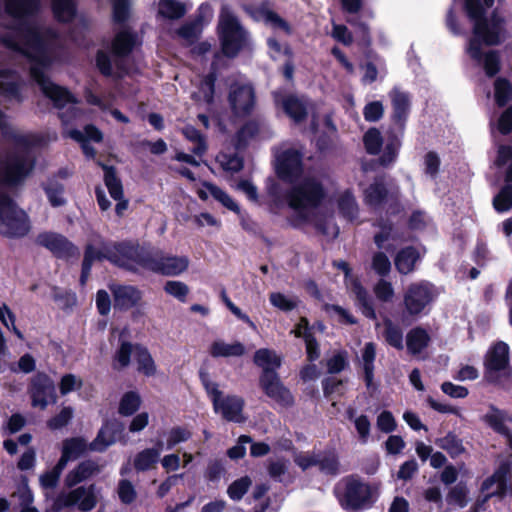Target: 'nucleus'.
<instances>
[{
  "label": "nucleus",
  "instance_id": "obj_18",
  "mask_svg": "<svg viewBox=\"0 0 512 512\" xmlns=\"http://www.w3.org/2000/svg\"><path fill=\"white\" fill-rule=\"evenodd\" d=\"M260 386L265 394L282 406H290L293 397L290 391L283 386L276 372L262 373L259 379Z\"/></svg>",
  "mask_w": 512,
  "mask_h": 512
},
{
  "label": "nucleus",
  "instance_id": "obj_29",
  "mask_svg": "<svg viewBox=\"0 0 512 512\" xmlns=\"http://www.w3.org/2000/svg\"><path fill=\"white\" fill-rule=\"evenodd\" d=\"M364 203L374 209L380 208L389 198V193L381 178L375 179L363 191Z\"/></svg>",
  "mask_w": 512,
  "mask_h": 512
},
{
  "label": "nucleus",
  "instance_id": "obj_26",
  "mask_svg": "<svg viewBox=\"0 0 512 512\" xmlns=\"http://www.w3.org/2000/svg\"><path fill=\"white\" fill-rule=\"evenodd\" d=\"M80 450H63V454L55 467L40 476V484L44 489H54L58 482L63 469L70 460L78 458Z\"/></svg>",
  "mask_w": 512,
  "mask_h": 512
},
{
  "label": "nucleus",
  "instance_id": "obj_40",
  "mask_svg": "<svg viewBox=\"0 0 512 512\" xmlns=\"http://www.w3.org/2000/svg\"><path fill=\"white\" fill-rule=\"evenodd\" d=\"M104 170V182L110 196L114 200H120L123 197V186L121 180L117 177L116 171L111 166L102 165Z\"/></svg>",
  "mask_w": 512,
  "mask_h": 512
},
{
  "label": "nucleus",
  "instance_id": "obj_47",
  "mask_svg": "<svg viewBox=\"0 0 512 512\" xmlns=\"http://www.w3.org/2000/svg\"><path fill=\"white\" fill-rule=\"evenodd\" d=\"M158 459V450H142L134 459V467L137 471H146L153 468Z\"/></svg>",
  "mask_w": 512,
  "mask_h": 512
},
{
  "label": "nucleus",
  "instance_id": "obj_61",
  "mask_svg": "<svg viewBox=\"0 0 512 512\" xmlns=\"http://www.w3.org/2000/svg\"><path fill=\"white\" fill-rule=\"evenodd\" d=\"M251 483L252 481L248 476L235 480L227 489L229 497L236 501L242 499L251 486Z\"/></svg>",
  "mask_w": 512,
  "mask_h": 512
},
{
  "label": "nucleus",
  "instance_id": "obj_50",
  "mask_svg": "<svg viewBox=\"0 0 512 512\" xmlns=\"http://www.w3.org/2000/svg\"><path fill=\"white\" fill-rule=\"evenodd\" d=\"M140 404L141 399L136 392H127L123 395L120 401L119 413L124 416H130L139 409Z\"/></svg>",
  "mask_w": 512,
  "mask_h": 512
},
{
  "label": "nucleus",
  "instance_id": "obj_63",
  "mask_svg": "<svg viewBox=\"0 0 512 512\" xmlns=\"http://www.w3.org/2000/svg\"><path fill=\"white\" fill-rule=\"evenodd\" d=\"M376 298L381 302H391L395 291L391 282L380 279L373 288Z\"/></svg>",
  "mask_w": 512,
  "mask_h": 512
},
{
  "label": "nucleus",
  "instance_id": "obj_4",
  "mask_svg": "<svg viewBox=\"0 0 512 512\" xmlns=\"http://www.w3.org/2000/svg\"><path fill=\"white\" fill-rule=\"evenodd\" d=\"M326 196L318 176L307 175L296 183L287 194L289 206L305 221L312 222L323 234L336 237L338 228L334 224L323 225L316 219V210Z\"/></svg>",
  "mask_w": 512,
  "mask_h": 512
},
{
  "label": "nucleus",
  "instance_id": "obj_33",
  "mask_svg": "<svg viewBox=\"0 0 512 512\" xmlns=\"http://www.w3.org/2000/svg\"><path fill=\"white\" fill-rule=\"evenodd\" d=\"M246 352L245 346L240 342L225 343L222 340L214 341L210 347L212 357H239Z\"/></svg>",
  "mask_w": 512,
  "mask_h": 512
},
{
  "label": "nucleus",
  "instance_id": "obj_41",
  "mask_svg": "<svg viewBox=\"0 0 512 512\" xmlns=\"http://www.w3.org/2000/svg\"><path fill=\"white\" fill-rule=\"evenodd\" d=\"M283 108L287 115L295 122H300L307 116V107L305 103L297 97H287L283 101Z\"/></svg>",
  "mask_w": 512,
  "mask_h": 512
},
{
  "label": "nucleus",
  "instance_id": "obj_6",
  "mask_svg": "<svg viewBox=\"0 0 512 512\" xmlns=\"http://www.w3.org/2000/svg\"><path fill=\"white\" fill-rule=\"evenodd\" d=\"M135 270L138 266L165 276H177L189 265L186 256L165 254L158 249H144L131 245V253L127 255Z\"/></svg>",
  "mask_w": 512,
  "mask_h": 512
},
{
  "label": "nucleus",
  "instance_id": "obj_13",
  "mask_svg": "<svg viewBox=\"0 0 512 512\" xmlns=\"http://www.w3.org/2000/svg\"><path fill=\"white\" fill-rule=\"evenodd\" d=\"M303 154L295 148H287L276 156V172L282 180L293 183L302 173Z\"/></svg>",
  "mask_w": 512,
  "mask_h": 512
},
{
  "label": "nucleus",
  "instance_id": "obj_52",
  "mask_svg": "<svg viewBox=\"0 0 512 512\" xmlns=\"http://www.w3.org/2000/svg\"><path fill=\"white\" fill-rule=\"evenodd\" d=\"M468 489L465 484L458 483L454 487L450 489L446 496V501L448 504L457 505L461 508L465 507L468 504Z\"/></svg>",
  "mask_w": 512,
  "mask_h": 512
},
{
  "label": "nucleus",
  "instance_id": "obj_64",
  "mask_svg": "<svg viewBox=\"0 0 512 512\" xmlns=\"http://www.w3.org/2000/svg\"><path fill=\"white\" fill-rule=\"evenodd\" d=\"M117 493L120 501L125 505L133 503L137 497V492L133 484L126 479H122L119 481Z\"/></svg>",
  "mask_w": 512,
  "mask_h": 512
},
{
  "label": "nucleus",
  "instance_id": "obj_3",
  "mask_svg": "<svg viewBox=\"0 0 512 512\" xmlns=\"http://www.w3.org/2000/svg\"><path fill=\"white\" fill-rule=\"evenodd\" d=\"M494 4V0H465L468 18L473 22V36L469 39L466 51L468 55L483 65L487 76L496 75L500 69V59L496 51L482 52V46L500 44L506 38L505 20L497 12L487 19L485 14Z\"/></svg>",
  "mask_w": 512,
  "mask_h": 512
},
{
  "label": "nucleus",
  "instance_id": "obj_17",
  "mask_svg": "<svg viewBox=\"0 0 512 512\" xmlns=\"http://www.w3.org/2000/svg\"><path fill=\"white\" fill-rule=\"evenodd\" d=\"M229 102L235 115L245 116L251 113L255 105V92L250 84L231 87Z\"/></svg>",
  "mask_w": 512,
  "mask_h": 512
},
{
  "label": "nucleus",
  "instance_id": "obj_44",
  "mask_svg": "<svg viewBox=\"0 0 512 512\" xmlns=\"http://www.w3.org/2000/svg\"><path fill=\"white\" fill-rule=\"evenodd\" d=\"M493 207L497 212H507L512 208V184L505 185L493 198Z\"/></svg>",
  "mask_w": 512,
  "mask_h": 512
},
{
  "label": "nucleus",
  "instance_id": "obj_5",
  "mask_svg": "<svg viewBox=\"0 0 512 512\" xmlns=\"http://www.w3.org/2000/svg\"><path fill=\"white\" fill-rule=\"evenodd\" d=\"M136 33L128 28L119 31L112 41V59L104 51H98L96 64L100 72L105 76L116 75L122 77L132 72L130 53L137 45Z\"/></svg>",
  "mask_w": 512,
  "mask_h": 512
},
{
  "label": "nucleus",
  "instance_id": "obj_59",
  "mask_svg": "<svg viewBox=\"0 0 512 512\" xmlns=\"http://www.w3.org/2000/svg\"><path fill=\"white\" fill-rule=\"evenodd\" d=\"M259 132V125L256 122L250 121L246 123L236 134V148L242 149L246 146L249 139L254 137Z\"/></svg>",
  "mask_w": 512,
  "mask_h": 512
},
{
  "label": "nucleus",
  "instance_id": "obj_37",
  "mask_svg": "<svg viewBox=\"0 0 512 512\" xmlns=\"http://www.w3.org/2000/svg\"><path fill=\"white\" fill-rule=\"evenodd\" d=\"M121 425L117 421L107 422L98 433L96 442L103 446H111L121 437Z\"/></svg>",
  "mask_w": 512,
  "mask_h": 512
},
{
  "label": "nucleus",
  "instance_id": "obj_60",
  "mask_svg": "<svg viewBox=\"0 0 512 512\" xmlns=\"http://www.w3.org/2000/svg\"><path fill=\"white\" fill-rule=\"evenodd\" d=\"M511 161L505 173V182L512 184V147L501 145L498 148V155L495 161L497 166H504Z\"/></svg>",
  "mask_w": 512,
  "mask_h": 512
},
{
  "label": "nucleus",
  "instance_id": "obj_1",
  "mask_svg": "<svg viewBox=\"0 0 512 512\" xmlns=\"http://www.w3.org/2000/svg\"><path fill=\"white\" fill-rule=\"evenodd\" d=\"M5 8L12 16L14 26L1 35L2 43L10 50L14 61L29 64L30 75L43 94L60 109L63 124L77 119L80 111L75 106L73 95L65 88L53 83L46 72L58 61L63 50V41L54 30L45 28L31 19L39 9V0H4Z\"/></svg>",
  "mask_w": 512,
  "mask_h": 512
},
{
  "label": "nucleus",
  "instance_id": "obj_36",
  "mask_svg": "<svg viewBox=\"0 0 512 512\" xmlns=\"http://www.w3.org/2000/svg\"><path fill=\"white\" fill-rule=\"evenodd\" d=\"M376 357V346L372 342L365 344L361 355V362L364 370V380L367 387H370L374 377V361Z\"/></svg>",
  "mask_w": 512,
  "mask_h": 512
},
{
  "label": "nucleus",
  "instance_id": "obj_10",
  "mask_svg": "<svg viewBox=\"0 0 512 512\" xmlns=\"http://www.w3.org/2000/svg\"><path fill=\"white\" fill-rule=\"evenodd\" d=\"M345 490L340 499L342 506L351 511L368 508L374 502V490L358 476H348L342 480Z\"/></svg>",
  "mask_w": 512,
  "mask_h": 512
},
{
  "label": "nucleus",
  "instance_id": "obj_42",
  "mask_svg": "<svg viewBox=\"0 0 512 512\" xmlns=\"http://www.w3.org/2000/svg\"><path fill=\"white\" fill-rule=\"evenodd\" d=\"M52 9L55 17L62 22L71 21L76 13L73 0H52Z\"/></svg>",
  "mask_w": 512,
  "mask_h": 512
},
{
  "label": "nucleus",
  "instance_id": "obj_35",
  "mask_svg": "<svg viewBox=\"0 0 512 512\" xmlns=\"http://www.w3.org/2000/svg\"><path fill=\"white\" fill-rule=\"evenodd\" d=\"M384 330H383V337L385 339V342L397 349V350H403L404 349V336L403 331L400 328L399 325L392 322L390 319L384 320Z\"/></svg>",
  "mask_w": 512,
  "mask_h": 512
},
{
  "label": "nucleus",
  "instance_id": "obj_8",
  "mask_svg": "<svg viewBox=\"0 0 512 512\" xmlns=\"http://www.w3.org/2000/svg\"><path fill=\"white\" fill-rule=\"evenodd\" d=\"M201 383L212 401L215 413L225 420L236 423L245 421L243 416L244 400L236 395L224 396L216 382L210 380L208 373L200 372Z\"/></svg>",
  "mask_w": 512,
  "mask_h": 512
},
{
  "label": "nucleus",
  "instance_id": "obj_25",
  "mask_svg": "<svg viewBox=\"0 0 512 512\" xmlns=\"http://www.w3.org/2000/svg\"><path fill=\"white\" fill-rule=\"evenodd\" d=\"M295 461L303 470L312 466H319L321 471L328 474H336L339 471V462L333 454H329L328 456L298 455Z\"/></svg>",
  "mask_w": 512,
  "mask_h": 512
},
{
  "label": "nucleus",
  "instance_id": "obj_39",
  "mask_svg": "<svg viewBox=\"0 0 512 512\" xmlns=\"http://www.w3.org/2000/svg\"><path fill=\"white\" fill-rule=\"evenodd\" d=\"M340 213L348 220L354 221L358 217L359 207L356 198L350 191H345L338 199Z\"/></svg>",
  "mask_w": 512,
  "mask_h": 512
},
{
  "label": "nucleus",
  "instance_id": "obj_2",
  "mask_svg": "<svg viewBox=\"0 0 512 512\" xmlns=\"http://www.w3.org/2000/svg\"><path fill=\"white\" fill-rule=\"evenodd\" d=\"M0 129L15 146V151L8 153L1 163L0 184L17 185L30 175L35 166V156L30 149L31 139L28 135L10 130L1 110ZM30 229L27 213L8 195L0 193V234L7 238H22Z\"/></svg>",
  "mask_w": 512,
  "mask_h": 512
},
{
  "label": "nucleus",
  "instance_id": "obj_38",
  "mask_svg": "<svg viewBox=\"0 0 512 512\" xmlns=\"http://www.w3.org/2000/svg\"><path fill=\"white\" fill-rule=\"evenodd\" d=\"M187 11L184 3L178 0H160L158 13L164 18L176 20L182 18Z\"/></svg>",
  "mask_w": 512,
  "mask_h": 512
},
{
  "label": "nucleus",
  "instance_id": "obj_28",
  "mask_svg": "<svg viewBox=\"0 0 512 512\" xmlns=\"http://www.w3.org/2000/svg\"><path fill=\"white\" fill-rule=\"evenodd\" d=\"M393 107L394 120L403 125L410 111V96L407 92L395 87L389 93Z\"/></svg>",
  "mask_w": 512,
  "mask_h": 512
},
{
  "label": "nucleus",
  "instance_id": "obj_45",
  "mask_svg": "<svg viewBox=\"0 0 512 512\" xmlns=\"http://www.w3.org/2000/svg\"><path fill=\"white\" fill-rule=\"evenodd\" d=\"M45 193L50 204L54 207L63 206L66 203L64 198V186L56 180H49L44 186Z\"/></svg>",
  "mask_w": 512,
  "mask_h": 512
},
{
  "label": "nucleus",
  "instance_id": "obj_16",
  "mask_svg": "<svg viewBox=\"0 0 512 512\" xmlns=\"http://www.w3.org/2000/svg\"><path fill=\"white\" fill-rule=\"evenodd\" d=\"M511 469L512 457L510 456L501 461L495 472L482 482L481 492H498L499 494L494 495V497L499 499L504 498L511 488L508 484Z\"/></svg>",
  "mask_w": 512,
  "mask_h": 512
},
{
  "label": "nucleus",
  "instance_id": "obj_53",
  "mask_svg": "<svg viewBox=\"0 0 512 512\" xmlns=\"http://www.w3.org/2000/svg\"><path fill=\"white\" fill-rule=\"evenodd\" d=\"M494 86L497 104L499 106L506 105L512 99V84L504 78H498Z\"/></svg>",
  "mask_w": 512,
  "mask_h": 512
},
{
  "label": "nucleus",
  "instance_id": "obj_30",
  "mask_svg": "<svg viewBox=\"0 0 512 512\" xmlns=\"http://www.w3.org/2000/svg\"><path fill=\"white\" fill-rule=\"evenodd\" d=\"M428 331L420 326L412 328L406 335V347L409 354L415 356L423 352L430 343Z\"/></svg>",
  "mask_w": 512,
  "mask_h": 512
},
{
  "label": "nucleus",
  "instance_id": "obj_27",
  "mask_svg": "<svg viewBox=\"0 0 512 512\" xmlns=\"http://www.w3.org/2000/svg\"><path fill=\"white\" fill-rule=\"evenodd\" d=\"M509 365V346L505 342H497L488 352L485 366L489 373L505 370Z\"/></svg>",
  "mask_w": 512,
  "mask_h": 512
},
{
  "label": "nucleus",
  "instance_id": "obj_32",
  "mask_svg": "<svg viewBox=\"0 0 512 512\" xmlns=\"http://www.w3.org/2000/svg\"><path fill=\"white\" fill-rule=\"evenodd\" d=\"M419 257L418 251L413 247H406L400 250L394 259L397 271L403 275L411 273Z\"/></svg>",
  "mask_w": 512,
  "mask_h": 512
},
{
  "label": "nucleus",
  "instance_id": "obj_51",
  "mask_svg": "<svg viewBox=\"0 0 512 512\" xmlns=\"http://www.w3.org/2000/svg\"><path fill=\"white\" fill-rule=\"evenodd\" d=\"M378 227L380 228V231L375 234L374 242L379 249L384 248L389 251L391 248L389 246H385V242L390 239H396L393 226L388 221H381L378 223Z\"/></svg>",
  "mask_w": 512,
  "mask_h": 512
},
{
  "label": "nucleus",
  "instance_id": "obj_14",
  "mask_svg": "<svg viewBox=\"0 0 512 512\" xmlns=\"http://www.w3.org/2000/svg\"><path fill=\"white\" fill-rule=\"evenodd\" d=\"M335 265L345 273L347 288L354 295L356 304L363 315L369 319L376 320L377 316L373 306V301L360 281L350 276V268L348 263L345 261H340L335 263Z\"/></svg>",
  "mask_w": 512,
  "mask_h": 512
},
{
  "label": "nucleus",
  "instance_id": "obj_15",
  "mask_svg": "<svg viewBox=\"0 0 512 512\" xmlns=\"http://www.w3.org/2000/svg\"><path fill=\"white\" fill-rule=\"evenodd\" d=\"M30 396L32 405L45 409L56 402L55 386L52 379L44 373L36 374L31 381Z\"/></svg>",
  "mask_w": 512,
  "mask_h": 512
},
{
  "label": "nucleus",
  "instance_id": "obj_56",
  "mask_svg": "<svg viewBox=\"0 0 512 512\" xmlns=\"http://www.w3.org/2000/svg\"><path fill=\"white\" fill-rule=\"evenodd\" d=\"M363 142L366 151L369 154L376 155L380 152L381 146L383 144V139L378 129L371 128L365 133L363 137Z\"/></svg>",
  "mask_w": 512,
  "mask_h": 512
},
{
  "label": "nucleus",
  "instance_id": "obj_23",
  "mask_svg": "<svg viewBox=\"0 0 512 512\" xmlns=\"http://www.w3.org/2000/svg\"><path fill=\"white\" fill-rule=\"evenodd\" d=\"M483 421L495 432L507 437L510 441H512L510 429V425L512 424L511 414L491 405L489 412L483 416Z\"/></svg>",
  "mask_w": 512,
  "mask_h": 512
},
{
  "label": "nucleus",
  "instance_id": "obj_62",
  "mask_svg": "<svg viewBox=\"0 0 512 512\" xmlns=\"http://www.w3.org/2000/svg\"><path fill=\"white\" fill-rule=\"evenodd\" d=\"M11 497L17 500V503L20 508L33 503L34 497L32 491L28 486V481L26 477L22 479L21 484L13 492Z\"/></svg>",
  "mask_w": 512,
  "mask_h": 512
},
{
  "label": "nucleus",
  "instance_id": "obj_24",
  "mask_svg": "<svg viewBox=\"0 0 512 512\" xmlns=\"http://www.w3.org/2000/svg\"><path fill=\"white\" fill-rule=\"evenodd\" d=\"M102 468L103 464H99L94 460L82 461L75 469L66 475L64 480L65 486L72 488L90 477L99 474Z\"/></svg>",
  "mask_w": 512,
  "mask_h": 512
},
{
  "label": "nucleus",
  "instance_id": "obj_58",
  "mask_svg": "<svg viewBox=\"0 0 512 512\" xmlns=\"http://www.w3.org/2000/svg\"><path fill=\"white\" fill-rule=\"evenodd\" d=\"M371 269L381 277L387 276L391 271V262L384 252H375L371 260Z\"/></svg>",
  "mask_w": 512,
  "mask_h": 512
},
{
  "label": "nucleus",
  "instance_id": "obj_46",
  "mask_svg": "<svg viewBox=\"0 0 512 512\" xmlns=\"http://www.w3.org/2000/svg\"><path fill=\"white\" fill-rule=\"evenodd\" d=\"M399 148L400 140L394 135L388 137L385 142L383 153L379 159L380 164L382 166H388L395 162L398 156Z\"/></svg>",
  "mask_w": 512,
  "mask_h": 512
},
{
  "label": "nucleus",
  "instance_id": "obj_34",
  "mask_svg": "<svg viewBox=\"0 0 512 512\" xmlns=\"http://www.w3.org/2000/svg\"><path fill=\"white\" fill-rule=\"evenodd\" d=\"M254 363L263 369L262 373L275 372L281 366V358L275 351L262 348L255 352Z\"/></svg>",
  "mask_w": 512,
  "mask_h": 512
},
{
  "label": "nucleus",
  "instance_id": "obj_31",
  "mask_svg": "<svg viewBox=\"0 0 512 512\" xmlns=\"http://www.w3.org/2000/svg\"><path fill=\"white\" fill-rule=\"evenodd\" d=\"M134 358L137 363V370L139 373L147 377H151L156 374L157 366L146 347L136 344L134 346Z\"/></svg>",
  "mask_w": 512,
  "mask_h": 512
},
{
  "label": "nucleus",
  "instance_id": "obj_49",
  "mask_svg": "<svg viewBox=\"0 0 512 512\" xmlns=\"http://www.w3.org/2000/svg\"><path fill=\"white\" fill-rule=\"evenodd\" d=\"M134 346L128 341H123L114 356V368L121 370L130 364L131 355H134Z\"/></svg>",
  "mask_w": 512,
  "mask_h": 512
},
{
  "label": "nucleus",
  "instance_id": "obj_12",
  "mask_svg": "<svg viewBox=\"0 0 512 512\" xmlns=\"http://www.w3.org/2000/svg\"><path fill=\"white\" fill-rule=\"evenodd\" d=\"M434 297V287L428 282L409 285L403 298L405 313L411 317L419 316Z\"/></svg>",
  "mask_w": 512,
  "mask_h": 512
},
{
  "label": "nucleus",
  "instance_id": "obj_19",
  "mask_svg": "<svg viewBox=\"0 0 512 512\" xmlns=\"http://www.w3.org/2000/svg\"><path fill=\"white\" fill-rule=\"evenodd\" d=\"M37 243L47 248L58 258H66L76 253L75 246L64 236L57 233H42L38 235Z\"/></svg>",
  "mask_w": 512,
  "mask_h": 512
},
{
  "label": "nucleus",
  "instance_id": "obj_57",
  "mask_svg": "<svg viewBox=\"0 0 512 512\" xmlns=\"http://www.w3.org/2000/svg\"><path fill=\"white\" fill-rule=\"evenodd\" d=\"M216 160L228 172H238L243 167V160L237 154L220 153Z\"/></svg>",
  "mask_w": 512,
  "mask_h": 512
},
{
  "label": "nucleus",
  "instance_id": "obj_21",
  "mask_svg": "<svg viewBox=\"0 0 512 512\" xmlns=\"http://www.w3.org/2000/svg\"><path fill=\"white\" fill-rule=\"evenodd\" d=\"M110 289L114 298V307L120 310L135 307L142 299V292L135 286L113 285Z\"/></svg>",
  "mask_w": 512,
  "mask_h": 512
},
{
  "label": "nucleus",
  "instance_id": "obj_48",
  "mask_svg": "<svg viewBox=\"0 0 512 512\" xmlns=\"http://www.w3.org/2000/svg\"><path fill=\"white\" fill-rule=\"evenodd\" d=\"M204 186L210 192L213 198L219 201L223 206L233 212H240L238 204L221 188L211 183H205Z\"/></svg>",
  "mask_w": 512,
  "mask_h": 512
},
{
  "label": "nucleus",
  "instance_id": "obj_11",
  "mask_svg": "<svg viewBox=\"0 0 512 512\" xmlns=\"http://www.w3.org/2000/svg\"><path fill=\"white\" fill-rule=\"evenodd\" d=\"M57 510L76 506L82 512L93 510L97 505L95 485L80 486L69 492H61L54 503Z\"/></svg>",
  "mask_w": 512,
  "mask_h": 512
},
{
  "label": "nucleus",
  "instance_id": "obj_55",
  "mask_svg": "<svg viewBox=\"0 0 512 512\" xmlns=\"http://www.w3.org/2000/svg\"><path fill=\"white\" fill-rule=\"evenodd\" d=\"M191 432L185 427H173L164 434L168 448L186 442L191 437Z\"/></svg>",
  "mask_w": 512,
  "mask_h": 512
},
{
  "label": "nucleus",
  "instance_id": "obj_9",
  "mask_svg": "<svg viewBox=\"0 0 512 512\" xmlns=\"http://www.w3.org/2000/svg\"><path fill=\"white\" fill-rule=\"evenodd\" d=\"M129 253H131V244L127 242H100L99 246L88 245L85 250L81 273L90 275L93 261L101 259H107L119 267L133 270L134 266L127 258Z\"/></svg>",
  "mask_w": 512,
  "mask_h": 512
},
{
  "label": "nucleus",
  "instance_id": "obj_54",
  "mask_svg": "<svg viewBox=\"0 0 512 512\" xmlns=\"http://www.w3.org/2000/svg\"><path fill=\"white\" fill-rule=\"evenodd\" d=\"M52 298L61 309H70L76 305V295L70 290H63L58 287L52 288Z\"/></svg>",
  "mask_w": 512,
  "mask_h": 512
},
{
  "label": "nucleus",
  "instance_id": "obj_22",
  "mask_svg": "<svg viewBox=\"0 0 512 512\" xmlns=\"http://www.w3.org/2000/svg\"><path fill=\"white\" fill-rule=\"evenodd\" d=\"M23 84V80L15 71L0 69V96L5 100L22 101L20 91Z\"/></svg>",
  "mask_w": 512,
  "mask_h": 512
},
{
  "label": "nucleus",
  "instance_id": "obj_20",
  "mask_svg": "<svg viewBox=\"0 0 512 512\" xmlns=\"http://www.w3.org/2000/svg\"><path fill=\"white\" fill-rule=\"evenodd\" d=\"M248 12L254 20L262 21L275 30L284 31L286 34H290L291 32L289 24L273 11L268 2H263L258 6L251 7L248 9Z\"/></svg>",
  "mask_w": 512,
  "mask_h": 512
},
{
  "label": "nucleus",
  "instance_id": "obj_43",
  "mask_svg": "<svg viewBox=\"0 0 512 512\" xmlns=\"http://www.w3.org/2000/svg\"><path fill=\"white\" fill-rule=\"evenodd\" d=\"M182 134L194 146L192 152L197 156H202L207 150V144L204 136L193 126L187 125L182 129Z\"/></svg>",
  "mask_w": 512,
  "mask_h": 512
},
{
  "label": "nucleus",
  "instance_id": "obj_7",
  "mask_svg": "<svg viewBox=\"0 0 512 512\" xmlns=\"http://www.w3.org/2000/svg\"><path fill=\"white\" fill-rule=\"evenodd\" d=\"M218 34L222 51L227 57H235L250 47L249 32L240 23L238 17L228 5H222L218 19Z\"/></svg>",
  "mask_w": 512,
  "mask_h": 512
}]
</instances>
